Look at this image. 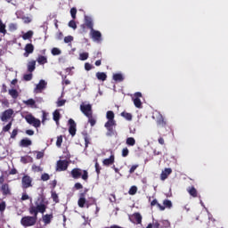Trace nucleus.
I'll use <instances>...</instances> for the list:
<instances>
[{
    "label": "nucleus",
    "instance_id": "f257e3e1",
    "mask_svg": "<svg viewBox=\"0 0 228 228\" xmlns=\"http://www.w3.org/2000/svg\"><path fill=\"white\" fill-rule=\"evenodd\" d=\"M44 201L45 199L42 198L40 204L36 202V206L32 205L29 207V214L33 216H26L21 218L20 224L23 227H33V225H36L38 213L45 214L46 211L47 206L44 203Z\"/></svg>",
    "mask_w": 228,
    "mask_h": 228
},
{
    "label": "nucleus",
    "instance_id": "f03ea898",
    "mask_svg": "<svg viewBox=\"0 0 228 228\" xmlns=\"http://www.w3.org/2000/svg\"><path fill=\"white\" fill-rule=\"evenodd\" d=\"M77 204L82 208H85V206L88 208L92 205H97L94 198H91L89 200H86L85 193H79Z\"/></svg>",
    "mask_w": 228,
    "mask_h": 228
},
{
    "label": "nucleus",
    "instance_id": "7ed1b4c3",
    "mask_svg": "<svg viewBox=\"0 0 228 228\" xmlns=\"http://www.w3.org/2000/svg\"><path fill=\"white\" fill-rule=\"evenodd\" d=\"M70 174L74 179H78L82 177V179L86 182H87L89 177L88 172L86 170H82L81 168H74L71 170Z\"/></svg>",
    "mask_w": 228,
    "mask_h": 228
},
{
    "label": "nucleus",
    "instance_id": "20e7f679",
    "mask_svg": "<svg viewBox=\"0 0 228 228\" xmlns=\"http://www.w3.org/2000/svg\"><path fill=\"white\" fill-rule=\"evenodd\" d=\"M104 126L107 129V133H106L107 136H113L117 134V131H116L117 122H106Z\"/></svg>",
    "mask_w": 228,
    "mask_h": 228
},
{
    "label": "nucleus",
    "instance_id": "39448f33",
    "mask_svg": "<svg viewBox=\"0 0 228 228\" xmlns=\"http://www.w3.org/2000/svg\"><path fill=\"white\" fill-rule=\"evenodd\" d=\"M26 121L32 125L34 127L38 128L41 126V121L37 118H36L33 115L28 114L25 117Z\"/></svg>",
    "mask_w": 228,
    "mask_h": 228
},
{
    "label": "nucleus",
    "instance_id": "423d86ee",
    "mask_svg": "<svg viewBox=\"0 0 228 228\" xmlns=\"http://www.w3.org/2000/svg\"><path fill=\"white\" fill-rule=\"evenodd\" d=\"M14 111L12 109H8L4 110L1 115H0V119L3 122H7L9 119L12 118Z\"/></svg>",
    "mask_w": 228,
    "mask_h": 228
},
{
    "label": "nucleus",
    "instance_id": "0eeeda50",
    "mask_svg": "<svg viewBox=\"0 0 228 228\" xmlns=\"http://www.w3.org/2000/svg\"><path fill=\"white\" fill-rule=\"evenodd\" d=\"M81 111L88 118L93 115V110L91 104H81L80 105Z\"/></svg>",
    "mask_w": 228,
    "mask_h": 228
},
{
    "label": "nucleus",
    "instance_id": "6e6552de",
    "mask_svg": "<svg viewBox=\"0 0 228 228\" xmlns=\"http://www.w3.org/2000/svg\"><path fill=\"white\" fill-rule=\"evenodd\" d=\"M21 183H22L23 189H28L29 187H32V178L29 175H25L22 177Z\"/></svg>",
    "mask_w": 228,
    "mask_h": 228
},
{
    "label": "nucleus",
    "instance_id": "1a4fd4ad",
    "mask_svg": "<svg viewBox=\"0 0 228 228\" xmlns=\"http://www.w3.org/2000/svg\"><path fill=\"white\" fill-rule=\"evenodd\" d=\"M90 37L94 42L97 43H100L102 40V33L98 30H94V28L91 29Z\"/></svg>",
    "mask_w": 228,
    "mask_h": 228
},
{
    "label": "nucleus",
    "instance_id": "9d476101",
    "mask_svg": "<svg viewBox=\"0 0 228 228\" xmlns=\"http://www.w3.org/2000/svg\"><path fill=\"white\" fill-rule=\"evenodd\" d=\"M157 125L158 127L161 130L163 128H165L167 131V128H169V126H167V121L165 120V118H163V116H160L158 120H157Z\"/></svg>",
    "mask_w": 228,
    "mask_h": 228
},
{
    "label": "nucleus",
    "instance_id": "9b49d317",
    "mask_svg": "<svg viewBox=\"0 0 228 228\" xmlns=\"http://www.w3.org/2000/svg\"><path fill=\"white\" fill-rule=\"evenodd\" d=\"M69 161L68 160H59L57 162V170L58 171H65L67 170L69 167Z\"/></svg>",
    "mask_w": 228,
    "mask_h": 228
},
{
    "label": "nucleus",
    "instance_id": "f8f14e48",
    "mask_svg": "<svg viewBox=\"0 0 228 228\" xmlns=\"http://www.w3.org/2000/svg\"><path fill=\"white\" fill-rule=\"evenodd\" d=\"M133 224H136L137 225H141L142 222V216L139 212L133 214L132 220Z\"/></svg>",
    "mask_w": 228,
    "mask_h": 228
},
{
    "label": "nucleus",
    "instance_id": "ddd939ff",
    "mask_svg": "<svg viewBox=\"0 0 228 228\" xmlns=\"http://www.w3.org/2000/svg\"><path fill=\"white\" fill-rule=\"evenodd\" d=\"M69 132L72 136H74L77 133V124L72 118H70L69 120Z\"/></svg>",
    "mask_w": 228,
    "mask_h": 228
},
{
    "label": "nucleus",
    "instance_id": "4468645a",
    "mask_svg": "<svg viewBox=\"0 0 228 228\" xmlns=\"http://www.w3.org/2000/svg\"><path fill=\"white\" fill-rule=\"evenodd\" d=\"M1 191L4 196H11L12 195V191H11L10 185L8 183L2 184Z\"/></svg>",
    "mask_w": 228,
    "mask_h": 228
},
{
    "label": "nucleus",
    "instance_id": "2eb2a0df",
    "mask_svg": "<svg viewBox=\"0 0 228 228\" xmlns=\"http://www.w3.org/2000/svg\"><path fill=\"white\" fill-rule=\"evenodd\" d=\"M115 163V155L113 152H111V155L110 156L109 159H105L102 161L103 166L105 167H110Z\"/></svg>",
    "mask_w": 228,
    "mask_h": 228
},
{
    "label": "nucleus",
    "instance_id": "dca6fc26",
    "mask_svg": "<svg viewBox=\"0 0 228 228\" xmlns=\"http://www.w3.org/2000/svg\"><path fill=\"white\" fill-rule=\"evenodd\" d=\"M53 218V213L46 214V215L43 214V216H42V219H43V222H44L45 225H49V224H51Z\"/></svg>",
    "mask_w": 228,
    "mask_h": 228
},
{
    "label": "nucleus",
    "instance_id": "f3484780",
    "mask_svg": "<svg viewBox=\"0 0 228 228\" xmlns=\"http://www.w3.org/2000/svg\"><path fill=\"white\" fill-rule=\"evenodd\" d=\"M35 47L32 44H28L25 46V53L23 54L24 57H28L29 54L33 53Z\"/></svg>",
    "mask_w": 228,
    "mask_h": 228
},
{
    "label": "nucleus",
    "instance_id": "a211bd4d",
    "mask_svg": "<svg viewBox=\"0 0 228 228\" xmlns=\"http://www.w3.org/2000/svg\"><path fill=\"white\" fill-rule=\"evenodd\" d=\"M187 192H189V194L192 196V198H197L199 195L198 191L194 186L187 188Z\"/></svg>",
    "mask_w": 228,
    "mask_h": 228
},
{
    "label": "nucleus",
    "instance_id": "6ab92c4d",
    "mask_svg": "<svg viewBox=\"0 0 228 228\" xmlns=\"http://www.w3.org/2000/svg\"><path fill=\"white\" fill-rule=\"evenodd\" d=\"M46 86V83L45 80H40L39 84L35 88L36 93H39L41 90L45 89Z\"/></svg>",
    "mask_w": 228,
    "mask_h": 228
},
{
    "label": "nucleus",
    "instance_id": "aec40b11",
    "mask_svg": "<svg viewBox=\"0 0 228 228\" xmlns=\"http://www.w3.org/2000/svg\"><path fill=\"white\" fill-rule=\"evenodd\" d=\"M171 173H172V169H171V168H166V169L162 172V174H161V175H160V179H161L162 181H165V180L168 177V175H169Z\"/></svg>",
    "mask_w": 228,
    "mask_h": 228
},
{
    "label": "nucleus",
    "instance_id": "412c9836",
    "mask_svg": "<svg viewBox=\"0 0 228 228\" xmlns=\"http://www.w3.org/2000/svg\"><path fill=\"white\" fill-rule=\"evenodd\" d=\"M88 28L91 30L94 29V22L93 20L90 17H86L85 18V23H84Z\"/></svg>",
    "mask_w": 228,
    "mask_h": 228
},
{
    "label": "nucleus",
    "instance_id": "4be33fe9",
    "mask_svg": "<svg viewBox=\"0 0 228 228\" xmlns=\"http://www.w3.org/2000/svg\"><path fill=\"white\" fill-rule=\"evenodd\" d=\"M106 118H108L107 122H117L115 120V114L112 110H109L106 114Z\"/></svg>",
    "mask_w": 228,
    "mask_h": 228
},
{
    "label": "nucleus",
    "instance_id": "5701e85b",
    "mask_svg": "<svg viewBox=\"0 0 228 228\" xmlns=\"http://www.w3.org/2000/svg\"><path fill=\"white\" fill-rule=\"evenodd\" d=\"M7 33L6 30V25L3 22V20L0 19V34L5 36Z\"/></svg>",
    "mask_w": 228,
    "mask_h": 228
},
{
    "label": "nucleus",
    "instance_id": "b1692460",
    "mask_svg": "<svg viewBox=\"0 0 228 228\" xmlns=\"http://www.w3.org/2000/svg\"><path fill=\"white\" fill-rule=\"evenodd\" d=\"M36 69V61H32L28 63V71L32 73Z\"/></svg>",
    "mask_w": 228,
    "mask_h": 228
},
{
    "label": "nucleus",
    "instance_id": "393cba45",
    "mask_svg": "<svg viewBox=\"0 0 228 228\" xmlns=\"http://www.w3.org/2000/svg\"><path fill=\"white\" fill-rule=\"evenodd\" d=\"M31 144H32V142L29 139H28V138L22 139L20 141V146L21 147H28V146H29Z\"/></svg>",
    "mask_w": 228,
    "mask_h": 228
},
{
    "label": "nucleus",
    "instance_id": "a878e982",
    "mask_svg": "<svg viewBox=\"0 0 228 228\" xmlns=\"http://www.w3.org/2000/svg\"><path fill=\"white\" fill-rule=\"evenodd\" d=\"M96 77L101 81H105L107 79V75L104 72H97Z\"/></svg>",
    "mask_w": 228,
    "mask_h": 228
},
{
    "label": "nucleus",
    "instance_id": "bb28decb",
    "mask_svg": "<svg viewBox=\"0 0 228 228\" xmlns=\"http://www.w3.org/2000/svg\"><path fill=\"white\" fill-rule=\"evenodd\" d=\"M53 120L56 122L57 125H59V121L61 118V114L60 111L58 110H56L53 113Z\"/></svg>",
    "mask_w": 228,
    "mask_h": 228
},
{
    "label": "nucleus",
    "instance_id": "cd10ccee",
    "mask_svg": "<svg viewBox=\"0 0 228 228\" xmlns=\"http://www.w3.org/2000/svg\"><path fill=\"white\" fill-rule=\"evenodd\" d=\"M37 61L40 65L47 63V58L43 55H39Z\"/></svg>",
    "mask_w": 228,
    "mask_h": 228
},
{
    "label": "nucleus",
    "instance_id": "c85d7f7f",
    "mask_svg": "<svg viewBox=\"0 0 228 228\" xmlns=\"http://www.w3.org/2000/svg\"><path fill=\"white\" fill-rule=\"evenodd\" d=\"M151 207L157 205L161 211L165 210V207H163L161 204H159L156 199L151 201Z\"/></svg>",
    "mask_w": 228,
    "mask_h": 228
},
{
    "label": "nucleus",
    "instance_id": "c756f323",
    "mask_svg": "<svg viewBox=\"0 0 228 228\" xmlns=\"http://www.w3.org/2000/svg\"><path fill=\"white\" fill-rule=\"evenodd\" d=\"M121 116L124 117L126 120L131 121L133 119V116L131 113H127L126 111L121 113Z\"/></svg>",
    "mask_w": 228,
    "mask_h": 228
},
{
    "label": "nucleus",
    "instance_id": "7c9ffc66",
    "mask_svg": "<svg viewBox=\"0 0 228 228\" xmlns=\"http://www.w3.org/2000/svg\"><path fill=\"white\" fill-rule=\"evenodd\" d=\"M163 204H164L163 207H165V209H166V208H171L173 207V203H172V201L170 200H165L163 201Z\"/></svg>",
    "mask_w": 228,
    "mask_h": 228
},
{
    "label": "nucleus",
    "instance_id": "2f4dec72",
    "mask_svg": "<svg viewBox=\"0 0 228 228\" xmlns=\"http://www.w3.org/2000/svg\"><path fill=\"white\" fill-rule=\"evenodd\" d=\"M134 103L136 108H139V109L142 108V101L140 100V98L134 99Z\"/></svg>",
    "mask_w": 228,
    "mask_h": 228
},
{
    "label": "nucleus",
    "instance_id": "473e14b6",
    "mask_svg": "<svg viewBox=\"0 0 228 228\" xmlns=\"http://www.w3.org/2000/svg\"><path fill=\"white\" fill-rule=\"evenodd\" d=\"M9 94H10L13 99H16V98H18V96H19V94H18L17 90H15V89H11V90H9Z\"/></svg>",
    "mask_w": 228,
    "mask_h": 228
},
{
    "label": "nucleus",
    "instance_id": "72a5a7b5",
    "mask_svg": "<svg viewBox=\"0 0 228 228\" xmlns=\"http://www.w3.org/2000/svg\"><path fill=\"white\" fill-rule=\"evenodd\" d=\"M113 79L117 82H122L124 80V77L121 74H115L113 76Z\"/></svg>",
    "mask_w": 228,
    "mask_h": 228
},
{
    "label": "nucleus",
    "instance_id": "f704fd0d",
    "mask_svg": "<svg viewBox=\"0 0 228 228\" xmlns=\"http://www.w3.org/2000/svg\"><path fill=\"white\" fill-rule=\"evenodd\" d=\"M136 143V141L133 137H129L126 139V144L129 146H134Z\"/></svg>",
    "mask_w": 228,
    "mask_h": 228
},
{
    "label": "nucleus",
    "instance_id": "c9c22d12",
    "mask_svg": "<svg viewBox=\"0 0 228 228\" xmlns=\"http://www.w3.org/2000/svg\"><path fill=\"white\" fill-rule=\"evenodd\" d=\"M32 37H33V32L30 30V31H28L26 34H24L22 36V38L24 40H28V39H30Z\"/></svg>",
    "mask_w": 228,
    "mask_h": 228
},
{
    "label": "nucleus",
    "instance_id": "e433bc0d",
    "mask_svg": "<svg viewBox=\"0 0 228 228\" xmlns=\"http://www.w3.org/2000/svg\"><path fill=\"white\" fill-rule=\"evenodd\" d=\"M52 199L53 200V201L55 203H59L60 202L59 196L56 193V191H52Z\"/></svg>",
    "mask_w": 228,
    "mask_h": 228
},
{
    "label": "nucleus",
    "instance_id": "4c0bfd02",
    "mask_svg": "<svg viewBox=\"0 0 228 228\" xmlns=\"http://www.w3.org/2000/svg\"><path fill=\"white\" fill-rule=\"evenodd\" d=\"M94 162H95V171L98 175H100L101 173V170H102V167H100L99 163H98V159H94Z\"/></svg>",
    "mask_w": 228,
    "mask_h": 228
},
{
    "label": "nucleus",
    "instance_id": "58836bf2",
    "mask_svg": "<svg viewBox=\"0 0 228 228\" xmlns=\"http://www.w3.org/2000/svg\"><path fill=\"white\" fill-rule=\"evenodd\" d=\"M24 103L28 106L33 107L36 104V102L33 99H29L28 101H24Z\"/></svg>",
    "mask_w": 228,
    "mask_h": 228
},
{
    "label": "nucleus",
    "instance_id": "ea45409f",
    "mask_svg": "<svg viewBox=\"0 0 228 228\" xmlns=\"http://www.w3.org/2000/svg\"><path fill=\"white\" fill-rule=\"evenodd\" d=\"M17 28H18V25H17L16 23H11V24L9 25V29H10V31H12V32L17 30Z\"/></svg>",
    "mask_w": 228,
    "mask_h": 228
},
{
    "label": "nucleus",
    "instance_id": "a19ab883",
    "mask_svg": "<svg viewBox=\"0 0 228 228\" xmlns=\"http://www.w3.org/2000/svg\"><path fill=\"white\" fill-rule=\"evenodd\" d=\"M12 125V121L9 122L5 126L3 127V131L8 132L11 129Z\"/></svg>",
    "mask_w": 228,
    "mask_h": 228
},
{
    "label": "nucleus",
    "instance_id": "79ce46f5",
    "mask_svg": "<svg viewBox=\"0 0 228 228\" xmlns=\"http://www.w3.org/2000/svg\"><path fill=\"white\" fill-rule=\"evenodd\" d=\"M77 11L76 8H72V9L70 10V14H71V17H72L73 20H76V18H77Z\"/></svg>",
    "mask_w": 228,
    "mask_h": 228
},
{
    "label": "nucleus",
    "instance_id": "37998d69",
    "mask_svg": "<svg viewBox=\"0 0 228 228\" xmlns=\"http://www.w3.org/2000/svg\"><path fill=\"white\" fill-rule=\"evenodd\" d=\"M128 192H129L130 195H134L137 192V187L136 186H132Z\"/></svg>",
    "mask_w": 228,
    "mask_h": 228
},
{
    "label": "nucleus",
    "instance_id": "c03bdc74",
    "mask_svg": "<svg viewBox=\"0 0 228 228\" xmlns=\"http://www.w3.org/2000/svg\"><path fill=\"white\" fill-rule=\"evenodd\" d=\"M87 118H89L88 122L90 123L91 126H94L96 124V120L93 118V115Z\"/></svg>",
    "mask_w": 228,
    "mask_h": 228
},
{
    "label": "nucleus",
    "instance_id": "a18cd8bd",
    "mask_svg": "<svg viewBox=\"0 0 228 228\" xmlns=\"http://www.w3.org/2000/svg\"><path fill=\"white\" fill-rule=\"evenodd\" d=\"M88 57H89V54L87 53H83L80 54V60L81 61H86V60L88 59Z\"/></svg>",
    "mask_w": 228,
    "mask_h": 228
},
{
    "label": "nucleus",
    "instance_id": "49530a36",
    "mask_svg": "<svg viewBox=\"0 0 228 228\" xmlns=\"http://www.w3.org/2000/svg\"><path fill=\"white\" fill-rule=\"evenodd\" d=\"M33 77V75L30 73V74H26L24 75L23 78L25 81H30Z\"/></svg>",
    "mask_w": 228,
    "mask_h": 228
},
{
    "label": "nucleus",
    "instance_id": "de8ad7c7",
    "mask_svg": "<svg viewBox=\"0 0 228 228\" xmlns=\"http://www.w3.org/2000/svg\"><path fill=\"white\" fill-rule=\"evenodd\" d=\"M128 154H129V150L126 147V148H124L123 150H122V156L123 157H127L128 156Z\"/></svg>",
    "mask_w": 228,
    "mask_h": 228
},
{
    "label": "nucleus",
    "instance_id": "09e8293b",
    "mask_svg": "<svg viewBox=\"0 0 228 228\" xmlns=\"http://www.w3.org/2000/svg\"><path fill=\"white\" fill-rule=\"evenodd\" d=\"M62 141H63L62 136H61H61H58L57 142H56V145H57L58 147H61V143H62Z\"/></svg>",
    "mask_w": 228,
    "mask_h": 228
},
{
    "label": "nucleus",
    "instance_id": "8fccbe9b",
    "mask_svg": "<svg viewBox=\"0 0 228 228\" xmlns=\"http://www.w3.org/2000/svg\"><path fill=\"white\" fill-rule=\"evenodd\" d=\"M48 113L45 111H43V117H42V123L45 125V121L47 120Z\"/></svg>",
    "mask_w": 228,
    "mask_h": 228
},
{
    "label": "nucleus",
    "instance_id": "3c124183",
    "mask_svg": "<svg viewBox=\"0 0 228 228\" xmlns=\"http://www.w3.org/2000/svg\"><path fill=\"white\" fill-rule=\"evenodd\" d=\"M41 179L43 181H48L50 179V175L48 174L45 173L42 175Z\"/></svg>",
    "mask_w": 228,
    "mask_h": 228
},
{
    "label": "nucleus",
    "instance_id": "603ef678",
    "mask_svg": "<svg viewBox=\"0 0 228 228\" xmlns=\"http://www.w3.org/2000/svg\"><path fill=\"white\" fill-rule=\"evenodd\" d=\"M5 208H6V203L4 201H2L0 203V212H3L5 210Z\"/></svg>",
    "mask_w": 228,
    "mask_h": 228
},
{
    "label": "nucleus",
    "instance_id": "864d4df0",
    "mask_svg": "<svg viewBox=\"0 0 228 228\" xmlns=\"http://www.w3.org/2000/svg\"><path fill=\"white\" fill-rule=\"evenodd\" d=\"M69 26L70 28H72L73 29H76V28H77V24H76V22H75L74 20L69 21Z\"/></svg>",
    "mask_w": 228,
    "mask_h": 228
},
{
    "label": "nucleus",
    "instance_id": "5fc2aeb1",
    "mask_svg": "<svg viewBox=\"0 0 228 228\" xmlns=\"http://www.w3.org/2000/svg\"><path fill=\"white\" fill-rule=\"evenodd\" d=\"M52 53H53V55H60L61 54V51L58 48H53L52 50Z\"/></svg>",
    "mask_w": 228,
    "mask_h": 228
},
{
    "label": "nucleus",
    "instance_id": "6e6d98bb",
    "mask_svg": "<svg viewBox=\"0 0 228 228\" xmlns=\"http://www.w3.org/2000/svg\"><path fill=\"white\" fill-rule=\"evenodd\" d=\"M22 20L24 21L25 24H28L32 21V19L29 17H23Z\"/></svg>",
    "mask_w": 228,
    "mask_h": 228
},
{
    "label": "nucleus",
    "instance_id": "4d7b16f0",
    "mask_svg": "<svg viewBox=\"0 0 228 228\" xmlns=\"http://www.w3.org/2000/svg\"><path fill=\"white\" fill-rule=\"evenodd\" d=\"M37 152V159H40L45 156L44 151H36Z\"/></svg>",
    "mask_w": 228,
    "mask_h": 228
},
{
    "label": "nucleus",
    "instance_id": "13d9d810",
    "mask_svg": "<svg viewBox=\"0 0 228 228\" xmlns=\"http://www.w3.org/2000/svg\"><path fill=\"white\" fill-rule=\"evenodd\" d=\"M72 41H73V37H71V36L66 37L64 38V42H65L66 44H69V43H70V42H72Z\"/></svg>",
    "mask_w": 228,
    "mask_h": 228
},
{
    "label": "nucleus",
    "instance_id": "bf43d9fd",
    "mask_svg": "<svg viewBox=\"0 0 228 228\" xmlns=\"http://www.w3.org/2000/svg\"><path fill=\"white\" fill-rule=\"evenodd\" d=\"M86 28L87 26L86 24L81 25V34L87 33Z\"/></svg>",
    "mask_w": 228,
    "mask_h": 228
},
{
    "label": "nucleus",
    "instance_id": "052dcab7",
    "mask_svg": "<svg viewBox=\"0 0 228 228\" xmlns=\"http://www.w3.org/2000/svg\"><path fill=\"white\" fill-rule=\"evenodd\" d=\"M139 167V165H134V166H132V167L130 168V170H129V173L130 174H133V173H134V171L136 170V168Z\"/></svg>",
    "mask_w": 228,
    "mask_h": 228
},
{
    "label": "nucleus",
    "instance_id": "680f3d73",
    "mask_svg": "<svg viewBox=\"0 0 228 228\" xmlns=\"http://www.w3.org/2000/svg\"><path fill=\"white\" fill-rule=\"evenodd\" d=\"M18 134V129H14L11 134V138L14 139Z\"/></svg>",
    "mask_w": 228,
    "mask_h": 228
},
{
    "label": "nucleus",
    "instance_id": "e2e57ef3",
    "mask_svg": "<svg viewBox=\"0 0 228 228\" xmlns=\"http://www.w3.org/2000/svg\"><path fill=\"white\" fill-rule=\"evenodd\" d=\"M66 101L65 100H61L57 102V106L61 107L65 104Z\"/></svg>",
    "mask_w": 228,
    "mask_h": 228
},
{
    "label": "nucleus",
    "instance_id": "0e129e2a",
    "mask_svg": "<svg viewBox=\"0 0 228 228\" xmlns=\"http://www.w3.org/2000/svg\"><path fill=\"white\" fill-rule=\"evenodd\" d=\"M85 69L89 71L93 69V66L90 63H86L85 64Z\"/></svg>",
    "mask_w": 228,
    "mask_h": 228
},
{
    "label": "nucleus",
    "instance_id": "69168bd1",
    "mask_svg": "<svg viewBox=\"0 0 228 228\" xmlns=\"http://www.w3.org/2000/svg\"><path fill=\"white\" fill-rule=\"evenodd\" d=\"M74 187L77 189V190H80L83 188V185L80 183H75Z\"/></svg>",
    "mask_w": 228,
    "mask_h": 228
},
{
    "label": "nucleus",
    "instance_id": "338daca9",
    "mask_svg": "<svg viewBox=\"0 0 228 228\" xmlns=\"http://www.w3.org/2000/svg\"><path fill=\"white\" fill-rule=\"evenodd\" d=\"M28 199H29V197H28V195L27 193H23L22 194L21 200H27Z\"/></svg>",
    "mask_w": 228,
    "mask_h": 228
},
{
    "label": "nucleus",
    "instance_id": "774afa93",
    "mask_svg": "<svg viewBox=\"0 0 228 228\" xmlns=\"http://www.w3.org/2000/svg\"><path fill=\"white\" fill-rule=\"evenodd\" d=\"M85 142H86V148H87L88 144L90 143L89 138L87 137V135L85 136Z\"/></svg>",
    "mask_w": 228,
    "mask_h": 228
}]
</instances>
